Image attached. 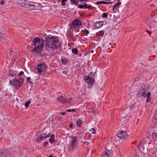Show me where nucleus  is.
<instances>
[{"instance_id": "43", "label": "nucleus", "mask_w": 157, "mask_h": 157, "mask_svg": "<svg viewBox=\"0 0 157 157\" xmlns=\"http://www.w3.org/2000/svg\"><path fill=\"white\" fill-rule=\"evenodd\" d=\"M74 29L75 30V31L77 33H78L80 31L79 29H78V28L77 29Z\"/></svg>"}, {"instance_id": "19", "label": "nucleus", "mask_w": 157, "mask_h": 157, "mask_svg": "<svg viewBox=\"0 0 157 157\" xmlns=\"http://www.w3.org/2000/svg\"><path fill=\"white\" fill-rule=\"evenodd\" d=\"M145 144V143L144 142H141L139 145L138 147V149H141L140 148L141 147H142V148L143 149L144 148V147H143V146H144Z\"/></svg>"}, {"instance_id": "18", "label": "nucleus", "mask_w": 157, "mask_h": 157, "mask_svg": "<svg viewBox=\"0 0 157 157\" xmlns=\"http://www.w3.org/2000/svg\"><path fill=\"white\" fill-rule=\"evenodd\" d=\"M77 137L75 136H73L71 139V143L72 144V145H74V144H75V142L77 140Z\"/></svg>"}, {"instance_id": "58", "label": "nucleus", "mask_w": 157, "mask_h": 157, "mask_svg": "<svg viewBox=\"0 0 157 157\" xmlns=\"http://www.w3.org/2000/svg\"><path fill=\"white\" fill-rule=\"evenodd\" d=\"M91 53H93V50H92L91 51Z\"/></svg>"}, {"instance_id": "50", "label": "nucleus", "mask_w": 157, "mask_h": 157, "mask_svg": "<svg viewBox=\"0 0 157 157\" xmlns=\"http://www.w3.org/2000/svg\"><path fill=\"white\" fill-rule=\"evenodd\" d=\"M91 7V6H87V8H88V9H91L90 8Z\"/></svg>"}, {"instance_id": "20", "label": "nucleus", "mask_w": 157, "mask_h": 157, "mask_svg": "<svg viewBox=\"0 0 157 157\" xmlns=\"http://www.w3.org/2000/svg\"><path fill=\"white\" fill-rule=\"evenodd\" d=\"M96 73V72L95 73H93L92 72H90V75H89V76L92 79H94V78L95 77V73Z\"/></svg>"}, {"instance_id": "57", "label": "nucleus", "mask_w": 157, "mask_h": 157, "mask_svg": "<svg viewBox=\"0 0 157 157\" xmlns=\"http://www.w3.org/2000/svg\"><path fill=\"white\" fill-rule=\"evenodd\" d=\"M113 3V2H108V4L109 3H110V4H111Z\"/></svg>"}, {"instance_id": "32", "label": "nucleus", "mask_w": 157, "mask_h": 157, "mask_svg": "<svg viewBox=\"0 0 157 157\" xmlns=\"http://www.w3.org/2000/svg\"><path fill=\"white\" fill-rule=\"evenodd\" d=\"M107 17V14L106 13H103L102 15V17L103 18H105Z\"/></svg>"}, {"instance_id": "24", "label": "nucleus", "mask_w": 157, "mask_h": 157, "mask_svg": "<svg viewBox=\"0 0 157 157\" xmlns=\"http://www.w3.org/2000/svg\"><path fill=\"white\" fill-rule=\"evenodd\" d=\"M72 51L73 53H75L76 55H77L78 53V49L76 48H72Z\"/></svg>"}, {"instance_id": "38", "label": "nucleus", "mask_w": 157, "mask_h": 157, "mask_svg": "<svg viewBox=\"0 0 157 157\" xmlns=\"http://www.w3.org/2000/svg\"><path fill=\"white\" fill-rule=\"evenodd\" d=\"M30 79H31L30 77H29L27 79V81H29V82L30 84H31L32 83V82L30 81Z\"/></svg>"}, {"instance_id": "22", "label": "nucleus", "mask_w": 157, "mask_h": 157, "mask_svg": "<svg viewBox=\"0 0 157 157\" xmlns=\"http://www.w3.org/2000/svg\"><path fill=\"white\" fill-rule=\"evenodd\" d=\"M82 121L80 119H78L77 120L76 122V124L77 126L80 127L82 124Z\"/></svg>"}, {"instance_id": "17", "label": "nucleus", "mask_w": 157, "mask_h": 157, "mask_svg": "<svg viewBox=\"0 0 157 157\" xmlns=\"http://www.w3.org/2000/svg\"><path fill=\"white\" fill-rule=\"evenodd\" d=\"M49 141L51 144H52L54 142L55 140H54V135H52L50 137Z\"/></svg>"}, {"instance_id": "56", "label": "nucleus", "mask_w": 157, "mask_h": 157, "mask_svg": "<svg viewBox=\"0 0 157 157\" xmlns=\"http://www.w3.org/2000/svg\"><path fill=\"white\" fill-rule=\"evenodd\" d=\"M67 112H70L71 111V110L70 109H69L67 110Z\"/></svg>"}, {"instance_id": "34", "label": "nucleus", "mask_w": 157, "mask_h": 157, "mask_svg": "<svg viewBox=\"0 0 157 157\" xmlns=\"http://www.w3.org/2000/svg\"><path fill=\"white\" fill-rule=\"evenodd\" d=\"M90 131H91L92 133L93 134H95L96 133V131L95 130V129L94 128H92L90 130Z\"/></svg>"}, {"instance_id": "13", "label": "nucleus", "mask_w": 157, "mask_h": 157, "mask_svg": "<svg viewBox=\"0 0 157 157\" xmlns=\"http://www.w3.org/2000/svg\"><path fill=\"white\" fill-rule=\"evenodd\" d=\"M5 34L0 32V40L5 43Z\"/></svg>"}, {"instance_id": "16", "label": "nucleus", "mask_w": 157, "mask_h": 157, "mask_svg": "<svg viewBox=\"0 0 157 157\" xmlns=\"http://www.w3.org/2000/svg\"><path fill=\"white\" fill-rule=\"evenodd\" d=\"M61 61L63 64H66L68 62L67 59L64 57H62L61 58Z\"/></svg>"}, {"instance_id": "60", "label": "nucleus", "mask_w": 157, "mask_h": 157, "mask_svg": "<svg viewBox=\"0 0 157 157\" xmlns=\"http://www.w3.org/2000/svg\"><path fill=\"white\" fill-rule=\"evenodd\" d=\"M10 51L11 52H12V50L11 49L10 50Z\"/></svg>"}, {"instance_id": "51", "label": "nucleus", "mask_w": 157, "mask_h": 157, "mask_svg": "<svg viewBox=\"0 0 157 157\" xmlns=\"http://www.w3.org/2000/svg\"><path fill=\"white\" fill-rule=\"evenodd\" d=\"M64 74L66 75L67 74V72L66 71H63L62 72Z\"/></svg>"}, {"instance_id": "6", "label": "nucleus", "mask_w": 157, "mask_h": 157, "mask_svg": "<svg viewBox=\"0 0 157 157\" xmlns=\"http://www.w3.org/2000/svg\"><path fill=\"white\" fill-rule=\"evenodd\" d=\"M81 25L82 23L78 19H76L73 21L72 24L71 26V28L72 29H77Z\"/></svg>"}, {"instance_id": "62", "label": "nucleus", "mask_w": 157, "mask_h": 157, "mask_svg": "<svg viewBox=\"0 0 157 157\" xmlns=\"http://www.w3.org/2000/svg\"><path fill=\"white\" fill-rule=\"evenodd\" d=\"M156 124H157V122H156Z\"/></svg>"}, {"instance_id": "26", "label": "nucleus", "mask_w": 157, "mask_h": 157, "mask_svg": "<svg viewBox=\"0 0 157 157\" xmlns=\"http://www.w3.org/2000/svg\"><path fill=\"white\" fill-rule=\"evenodd\" d=\"M72 98H65L64 101L65 103V102H67V103H69L70 102L72 101Z\"/></svg>"}, {"instance_id": "52", "label": "nucleus", "mask_w": 157, "mask_h": 157, "mask_svg": "<svg viewBox=\"0 0 157 157\" xmlns=\"http://www.w3.org/2000/svg\"><path fill=\"white\" fill-rule=\"evenodd\" d=\"M60 114L63 116H64L65 114V112H61V113Z\"/></svg>"}, {"instance_id": "4", "label": "nucleus", "mask_w": 157, "mask_h": 157, "mask_svg": "<svg viewBox=\"0 0 157 157\" xmlns=\"http://www.w3.org/2000/svg\"><path fill=\"white\" fill-rule=\"evenodd\" d=\"M44 40L42 39H41L38 37H35L32 41V44L34 46H37L39 45H44Z\"/></svg>"}, {"instance_id": "46", "label": "nucleus", "mask_w": 157, "mask_h": 157, "mask_svg": "<svg viewBox=\"0 0 157 157\" xmlns=\"http://www.w3.org/2000/svg\"><path fill=\"white\" fill-rule=\"evenodd\" d=\"M147 32L150 35H151V32L149 31L148 30H146Z\"/></svg>"}, {"instance_id": "5", "label": "nucleus", "mask_w": 157, "mask_h": 157, "mask_svg": "<svg viewBox=\"0 0 157 157\" xmlns=\"http://www.w3.org/2000/svg\"><path fill=\"white\" fill-rule=\"evenodd\" d=\"M50 136L49 133H45L39 135L36 139L37 142L40 141L41 140H44L49 137Z\"/></svg>"}, {"instance_id": "12", "label": "nucleus", "mask_w": 157, "mask_h": 157, "mask_svg": "<svg viewBox=\"0 0 157 157\" xmlns=\"http://www.w3.org/2000/svg\"><path fill=\"white\" fill-rule=\"evenodd\" d=\"M56 100L57 101H59L61 103H65V98L62 96H60L58 97L57 98Z\"/></svg>"}, {"instance_id": "30", "label": "nucleus", "mask_w": 157, "mask_h": 157, "mask_svg": "<svg viewBox=\"0 0 157 157\" xmlns=\"http://www.w3.org/2000/svg\"><path fill=\"white\" fill-rule=\"evenodd\" d=\"M152 136L153 139H156L157 138V134L155 132H153L152 134Z\"/></svg>"}, {"instance_id": "53", "label": "nucleus", "mask_w": 157, "mask_h": 157, "mask_svg": "<svg viewBox=\"0 0 157 157\" xmlns=\"http://www.w3.org/2000/svg\"><path fill=\"white\" fill-rule=\"evenodd\" d=\"M40 133V131H38L36 133V136H37V135H38Z\"/></svg>"}, {"instance_id": "47", "label": "nucleus", "mask_w": 157, "mask_h": 157, "mask_svg": "<svg viewBox=\"0 0 157 157\" xmlns=\"http://www.w3.org/2000/svg\"><path fill=\"white\" fill-rule=\"evenodd\" d=\"M89 0H79L80 2H82V1H84L85 2H87Z\"/></svg>"}, {"instance_id": "14", "label": "nucleus", "mask_w": 157, "mask_h": 157, "mask_svg": "<svg viewBox=\"0 0 157 157\" xmlns=\"http://www.w3.org/2000/svg\"><path fill=\"white\" fill-rule=\"evenodd\" d=\"M9 75L12 77H14L16 76V74L14 71L11 70L9 71Z\"/></svg>"}, {"instance_id": "29", "label": "nucleus", "mask_w": 157, "mask_h": 157, "mask_svg": "<svg viewBox=\"0 0 157 157\" xmlns=\"http://www.w3.org/2000/svg\"><path fill=\"white\" fill-rule=\"evenodd\" d=\"M84 33H85V36H87V35L89 33V32L88 30H87L86 29H85L83 31Z\"/></svg>"}, {"instance_id": "9", "label": "nucleus", "mask_w": 157, "mask_h": 157, "mask_svg": "<svg viewBox=\"0 0 157 157\" xmlns=\"http://www.w3.org/2000/svg\"><path fill=\"white\" fill-rule=\"evenodd\" d=\"M117 136L121 139H125L128 136L127 132L124 131H121L118 134Z\"/></svg>"}, {"instance_id": "8", "label": "nucleus", "mask_w": 157, "mask_h": 157, "mask_svg": "<svg viewBox=\"0 0 157 157\" xmlns=\"http://www.w3.org/2000/svg\"><path fill=\"white\" fill-rule=\"evenodd\" d=\"M39 45L37 46H34V48L33 50V52L37 53L40 54L42 51L44 45Z\"/></svg>"}, {"instance_id": "48", "label": "nucleus", "mask_w": 157, "mask_h": 157, "mask_svg": "<svg viewBox=\"0 0 157 157\" xmlns=\"http://www.w3.org/2000/svg\"><path fill=\"white\" fill-rule=\"evenodd\" d=\"M101 1H98L96 2V3L97 5H99V4H101Z\"/></svg>"}, {"instance_id": "21", "label": "nucleus", "mask_w": 157, "mask_h": 157, "mask_svg": "<svg viewBox=\"0 0 157 157\" xmlns=\"http://www.w3.org/2000/svg\"><path fill=\"white\" fill-rule=\"evenodd\" d=\"M143 91H144V90L143 88H140L138 92L137 95H139V96L140 97V95L142 94Z\"/></svg>"}, {"instance_id": "55", "label": "nucleus", "mask_w": 157, "mask_h": 157, "mask_svg": "<svg viewBox=\"0 0 157 157\" xmlns=\"http://www.w3.org/2000/svg\"><path fill=\"white\" fill-rule=\"evenodd\" d=\"M76 110L75 109H72L71 110V112H76Z\"/></svg>"}, {"instance_id": "35", "label": "nucleus", "mask_w": 157, "mask_h": 157, "mask_svg": "<svg viewBox=\"0 0 157 157\" xmlns=\"http://www.w3.org/2000/svg\"><path fill=\"white\" fill-rule=\"evenodd\" d=\"M48 144V142L46 141L44 143V144L43 145V147H46V145H47Z\"/></svg>"}, {"instance_id": "41", "label": "nucleus", "mask_w": 157, "mask_h": 157, "mask_svg": "<svg viewBox=\"0 0 157 157\" xmlns=\"http://www.w3.org/2000/svg\"><path fill=\"white\" fill-rule=\"evenodd\" d=\"M151 95V94L150 93V92H149L147 93V94L146 95V97H150Z\"/></svg>"}, {"instance_id": "15", "label": "nucleus", "mask_w": 157, "mask_h": 157, "mask_svg": "<svg viewBox=\"0 0 157 157\" xmlns=\"http://www.w3.org/2000/svg\"><path fill=\"white\" fill-rule=\"evenodd\" d=\"M121 3L120 2H119L115 4L114 5L112 10H114V9H117L119 7V6H120L121 5Z\"/></svg>"}, {"instance_id": "3", "label": "nucleus", "mask_w": 157, "mask_h": 157, "mask_svg": "<svg viewBox=\"0 0 157 157\" xmlns=\"http://www.w3.org/2000/svg\"><path fill=\"white\" fill-rule=\"evenodd\" d=\"M36 69L37 70V72L39 74L42 72H44L46 70V65L44 63H39L36 65Z\"/></svg>"}, {"instance_id": "49", "label": "nucleus", "mask_w": 157, "mask_h": 157, "mask_svg": "<svg viewBox=\"0 0 157 157\" xmlns=\"http://www.w3.org/2000/svg\"><path fill=\"white\" fill-rule=\"evenodd\" d=\"M69 126L70 128H72L73 127V124L72 123H71L69 125Z\"/></svg>"}, {"instance_id": "27", "label": "nucleus", "mask_w": 157, "mask_h": 157, "mask_svg": "<svg viewBox=\"0 0 157 157\" xmlns=\"http://www.w3.org/2000/svg\"><path fill=\"white\" fill-rule=\"evenodd\" d=\"M31 101H26L25 104V106L26 108H28L29 105V104L31 103Z\"/></svg>"}, {"instance_id": "44", "label": "nucleus", "mask_w": 157, "mask_h": 157, "mask_svg": "<svg viewBox=\"0 0 157 157\" xmlns=\"http://www.w3.org/2000/svg\"><path fill=\"white\" fill-rule=\"evenodd\" d=\"M87 4L86 3H85L84 5H83V7H84V9H86L87 8Z\"/></svg>"}, {"instance_id": "33", "label": "nucleus", "mask_w": 157, "mask_h": 157, "mask_svg": "<svg viewBox=\"0 0 157 157\" xmlns=\"http://www.w3.org/2000/svg\"><path fill=\"white\" fill-rule=\"evenodd\" d=\"M146 92V91H145V90H144V91H143V92H142L143 93H142V94L140 95V97H141V96H143L144 97H146V95H145V94Z\"/></svg>"}, {"instance_id": "45", "label": "nucleus", "mask_w": 157, "mask_h": 157, "mask_svg": "<svg viewBox=\"0 0 157 157\" xmlns=\"http://www.w3.org/2000/svg\"><path fill=\"white\" fill-rule=\"evenodd\" d=\"M34 6L33 5L29 4V3H28V5H27L28 7V6Z\"/></svg>"}, {"instance_id": "39", "label": "nucleus", "mask_w": 157, "mask_h": 157, "mask_svg": "<svg viewBox=\"0 0 157 157\" xmlns=\"http://www.w3.org/2000/svg\"><path fill=\"white\" fill-rule=\"evenodd\" d=\"M78 7L79 8H80V9H83V8H84V7H83V5H79L78 6Z\"/></svg>"}, {"instance_id": "42", "label": "nucleus", "mask_w": 157, "mask_h": 157, "mask_svg": "<svg viewBox=\"0 0 157 157\" xmlns=\"http://www.w3.org/2000/svg\"><path fill=\"white\" fill-rule=\"evenodd\" d=\"M24 74V72L23 71H21L20 72V73H19L18 75V76H21Z\"/></svg>"}, {"instance_id": "28", "label": "nucleus", "mask_w": 157, "mask_h": 157, "mask_svg": "<svg viewBox=\"0 0 157 157\" xmlns=\"http://www.w3.org/2000/svg\"><path fill=\"white\" fill-rule=\"evenodd\" d=\"M104 33V31L103 30L100 31H99V33L98 34V35L102 37Z\"/></svg>"}, {"instance_id": "1", "label": "nucleus", "mask_w": 157, "mask_h": 157, "mask_svg": "<svg viewBox=\"0 0 157 157\" xmlns=\"http://www.w3.org/2000/svg\"><path fill=\"white\" fill-rule=\"evenodd\" d=\"M59 41L56 37L48 35L45 38L46 49L48 51L57 49L59 45Z\"/></svg>"}, {"instance_id": "59", "label": "nucleus", "mask_w": 157, "mask_h": 157, "mask_svg": "<svg viewBox=\"0 0 157 157\" xmlns=\"http://www.w3.org/2000/svg\"><path fill=\"white\" fill-rule=\"evenodd\" d=\"M65 2H67V0H64Z\"/></svg>"}, {"instance_id": "7", "label": "nucleus", "mask_w": 157, "mask_h": 157, "mask_svg": "<svg viewBox=\"0 0 157 157\" xmlns=\"http://www.w3.org/2000/svg\"><path fill=\"white\" fill-rule=\"evenodd\" d=\"M83 78L85 82L87 84L91 85L95 82V79L91 78L90 76H85Z\"/></svg>"}, {"instance_id": "37", "label": "nucleus", "mask_w": 157, "mask_h": 157, "mask_svg": "<svg viewBox=\"0 0 157 157\" xmlns=\"http://www.w3.org/2000/svg\"><path fill=\"white\" fill-rule=\"evenodd\" d=\"M65 1L64 0H62L61 1V4L63 6H65Z\"/></svg>"}, {"instance_id": "25", "label": "nucleus", "mask_w": 157, "mask_h": 157, "mask_svg": "<svg viewBox=\"0 0 157 157\" xmlns=\"http://www.w3.org/2000/svg\"><path fill=\"white\" fill-rule=\"evenodd\" d=\"M71 2L73 4L77 5L78 3V0H70Z\"/></svg>"}, {"instance_id": "54", "label": "nucleus", "mask_w": 157, "mask_h": 157, "mask_svg": "<svg viewBox=\"0 0 157 157\" xmlns=\"http://www.w3.org/2000/svg\"><path fill=\"white\" fill-rule=\"evenodd\" d=\"M4 2L3 1H1L0 2V3L2 5H3L4 4Z\"/></svg>"}, {"instance_id": "36", "label": "nucleus", "mask_w": 157, "mask_h": 157, "mask_svg": "<svg viewBox=\"0 0 157 157\" xmlns=\"http://www.w3.org/2000/svg\"><path fill=\"white\" fill-rule=\"evenodd\" d=\"M147 98L146 99V102H149L150 101L151 99V98L150 97H147Z\"/></svg>"}, {"instance_id": "61", "label": "nucleus", "mask_w": 157, "mask_h": 157, "mask_svg": "<svg viewBox=\"0 0 157 157\" xmlns=\"http://www.w3.org/2000/svg\"><path fill=\"white\" fill-rule=\"evenodd\" d=\"M151 143V142L149 143V144H150Z\"/></svg>"}, {"instance_id": "10", "label": "nucleus", "mask_w": 157, "mask_h": 157, "mask_svg": "<svg viewBox=\"0 0 157 157\" xmlns=\"http://www.w3.org/2000/svg\"><path fill=\"white\" fill-rule=\"evenodd\" d=\"M110 153L111 151L106 148L105 150L102 152L101 157H109Z\"/></svg>"}, {"instance_id": "23", "label": "nucleus", "mask_w": 157, "mask_h": 157, "mask_svg": "<svg viewBox=\"0 0 157 157\" xmlns=\"http://www.w3.org/2000/svg\"><path fill=\"white\" fill-rule=\"evenodd\" d=\"M20 5L23 7H26L27 6L28 3L24 2L19 4Z\"/></svg>"}, {"instance_id": "2", "label": "nucleus", "mask_w": 157, "mask_h": 157, "mask_svg": "<svg viewBox=\"0 0 157 157\" xmlns=\"http://www.w3.org/2000/svg\"><path fill=\"white\" fill-rule=\"evenodd\" d=\"M24 79L21 77H20L19 79H17L15 78L12 81L10 80V83L12 84L14 88L18 90L23 83Z\"/></svg>"}, {"instance_id": "40", "label": "nucleus", "mask_w": 157, "mask_h": 157, "mask_svg": "<svg viewBox=\"0 0 157 157\" xmlns=\"http://www.w3.org/2000/svg\"><path fill=\"white\" fill-rule=\"evenodd\" d=\"M101 4H108V2H105L104 1H101Z\"/></svg>"}, {"instance_id": "31", "label": "nucleus", "mask_w": 157, "mask_h": 157, "mask_svg": "<svg viewBox=\"0 0 157 157\" xmlns=\"http://www.w3.org/2000/svg\"><path fill=\"white\" fill-rule=\"evenodd\" d=\"M0 157H5V155L4 152L0 151Z\"/></svg>"}, {"instance_id": "11", "label": "nucleus", "mask_w": 157, "mask_h": 157, "mask_svg": "<svg viewBox=\"0 0 157 157\" xmlns=\"http://www.w3.org/2000/svg\"><path fill=\"white\" fill-rule=\"evenodd\" d=\"M103 21H98L95 24V27L97 28H100L103 25Z\"/></svg>"}]
</instances>
